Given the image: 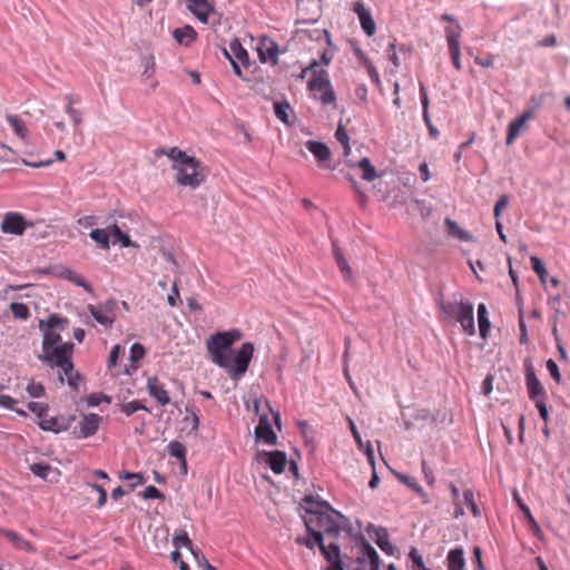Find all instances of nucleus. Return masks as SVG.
Returning a JSON list of instances; mask_svg holds the SVG:
<instances>
[{"mask_svg": "<svg viewBox=\"0 0 570 570\" xmlns=\"http://www.w3.org/2000/svg\"><path fill=\"white\" fill-rule=\"evenodd\" d=\"M243 333L237 328L219 331L212 334L205 346L213 364L225 371L233 381H239L247 372L255 347L252 343H243L234 350L233 345L240 341Z\"/></svg>", "mask_w": 570, "mask_h": 570, "instance_id": "f257e3e1", "label": "nucleus"}, {"mask_svg": "<svg viewBox=\"0 0 570 570\" xmlns=\"http://www.w3.org/2000/svg\"><path fill=\"white\" fill-rule=\"evenodd\" d=\"M303 517L307 532L316 540V533L322 537L325 534L336 538L340 534L341 522L345 521V517L336 511L328 502L316 500L312 495H307L303 500Z\"/></svg>", "mask_w": 570, "mask_h": 570, "instance_id": "f03ea898", "label": "nucleus"}, {"mask_svg": "<svg viewBox=\"0 0 570 570\" xmlns=\"http://www.w3.org/2000/svg\"><path fill=\"white\" fill-rule=\"evenodd\" d=\"M18 404L19 402L9 395L0 394V409L13 411L20 415H27L28 411L35 413L39 420V426L45 431L71 432L72 424L77 422L76 415L48 417V406L42 402H28L24 407H19Z\"/></svg>", "mask_w": 570, "mask_h": 570, "instance_id": "7ed1b4c3", "label": "nucleus"}, {"mask_svg": "<svg viewBox=\"0 0 570 570\" xmlns=\"http://www.w3.org/2000/svg\"><path fill=\"white\" fill-rule=\"evenodd\" d=\"M245 403L247 405L252 403L253 411L259 416V422L255 428L256 439L266 445H275L277 435L272 428V423L274 422L281 429L279 412H275L263 397L247 399Z\"/></svg>", "mask_w": 570, "mask_h": 570, "instance_id": "20e7f679", "label": "nucleus"}, {"mask_svg": "<svg viewBox=\"0 0 570 570\" xmlns=\"http://www.w3.org/2000/svg\"><path fill=\"white\" fill-rule=\"evenodd\" d=\"M173 170L176 171V183L179 186L196 189L206 179V171L200 160L197 158H186L181 164H174Z\"/></svg>", "mask_w": 570, "mask_h": 570, "instance_id": "39448f33", "label": "nucleus"}, {"mask_svg": "<svg viewBox=\"0 0 570 570\" xmlns=\"http://www.w3.org/2000/svg\"><path fill=\"white\" fill-rule=\"evenodd\" d=\"M441 308L448 317L460 323L464 333L470 336L475 334L473 305L469 301L442 303Z\"/></svg>", "mask_w": 570, "mask_h": 570, "instance_id": "423d86ee", "label": "nucleus"}, {"mask_svg": "<svg viewBox=\"0 0 570 570\" xmlns=\"http://www.w3.org/2000/svg\"><path fill=\"white\" fill-rule=\"evenodd\" d=\"M307 88L314 98L318 99L323 105L335 106L336 95L326 70L314 71L313 77L307 82Z\"/></svg>", "mask_w": 570, "mask_h": 570, "instance_id": "0eeeda50", "label": "nucleus"}, {"mask_svg": "<svg viewBox=\"0 0 570 570\" xmlns=\"http://www.w3.org/2000/svg\"><path fill=\"white\" fill-rule=\"evenodd\" d=\"M68 320L57 314L50 315L47 321H40V330L43 332L42 351L62 344L60 331H63Z\"/></svg>", "mask_w": 570, "mask_h": 570, "instance_id": "6e6552de", "label": "nucleus"}, {"mask_svg": "<svg viewBox=\"0 0 570 570\" xmlns=\"http://www.w3.org/2000/svg\"><path fill=\"white\" fill-rule=\"evenodd\" d=\"M45 360L58 366L61 371L72 365L71 355L73 352V344L71 342H66L57 346H52L48 350H43Z\"/></svg>", "mask_w": 570, "mask_h": 570, "instance_id": "1a4fd4ad", "label": "nucleus"}, {"mask_svg": "<svg viewBox=\"0 0 570 570\" xmlns=\"http://www.w3.org/2000/svg\"><path fill=\"white\" fill-rule=\"evenodd\" d=\"M87 309L95 321L105 327H111L117 317V302L112 298L96 305L89 304Z\"/></svg>", "mask_w": 570, "mask_h": 570, "instance_id": "9d476101", "label": "nucleus"}, {"mask_svg": "<svg viewBox=\"0 0 570 570\" xmlns=\"http://www.w3.org/2000/svg\"><path fill=\"white\" fill-rule=\"evenodd\" d=\"M444 33H445L448 49H449V53H450L453 67L458 71H460L462 69V65H461L462 28L460 24L448 26L444 29Z\"/></svg>", "mask_w": 570, "mask_h": 570, "instance_id": "9b49d317", "label": "nucleus"}, {"mask_svg": "<svg viewBox=\"0 0 570 570\" xmlns=\"http://www.w3.org/2000/svg\"><path fill=\"white\" fill-rule=\"evenodd\" d=\"M101 417L98 414H82L80 420L72 424L71 434L76 439H87L97 433Z\"/></svg>", "mask_w": 570, "mask_h": 570, "instance_id": "f8f14e48", "label": "nucleus"}, {"mask_svg": "<svg viewBox=\"0 0 570 570\" xmlns=\"http://www.w3.org/2000/svg\"><path fill=\"white\" fill-rule=\"evenodd\" d=\"M316 542L322 556L328 562L325 570H344L338 544L331 542L326 546L324 543V537L318 532L316 533Z\"/></svg>", "mask_w": 570, "mask_h": 570, "instance_id": "ddd939ff", "label": "nucleus"}, {"mask_svg": "<svg viewBox=\"0 0 570 570\" xmlns=\"http://www.w3.org/2000/svg\"><path fill=\"white\" fill-rule=\"evenodd\" d=\"M30 224L22 214L18 212H8L3 215L0 229L3 234L21 236Z\"/></svg>", "mask_w": 570, "mask_h": 570, "instance_id": "4468645a", "label": "nucleus"}, {"mask_svg": "<svg viewBox=\"0 0 570 570\" xmlns=\"http://www.w3.org/2000/svg\"><path fill=\"white\" fill-rule=\"evenodd\" d=\"M225 55L229 59L235 75L244 78L239 65L248 66V53L237 39L230 41L229 51L225 50Z\"/></svg>", "mask_w": 570, "mask_h": 570, "instance_id": "2eb2a0df", "label": "nucleus"}, {"mask_svg": "<svg viewBox=\"0 0 570 570\" xmlns=\"http://www.w3.org/2000/svg\"><path fill=\"white\" fill-rule=\"evenodd\" d=\"M540 106V102L537 101L533 108L524 110L517 119L512 120L508 126L507 132V145H511L520 132L527 128V122L533 118L534 110Z\"/></svg>", "mask_w": 570, "mask_h": 570, "instance_id": "dca6fc26", "label": "nucleus"}, {"mask_svg": "<svg viewBox=\"0 0 570 570\" xmlns=\"http://www.w3.org/2000/svg\"><path fill=\"white\" fill-rule=\"evenodd\" d=\"M187 9L194 17L203 22L208 23L212 14L215 13L214 2L212 0H185Z\"/></svg>", "mask_w": 570, "mask_h": 570, "instance_id": "f3484780", "label": "nucleus"}, {"mask_svg": "<svg viewBox=\"0 0 570 570\" xmlns=\"http://www.w3.org/2000/svg\"><path fill=\"white\" fill-rule=\"evenodd\" d=\"M353 11L356 13L363 31L372 37L376 31V24L372 18L371 11L365 7L364 2L358 0L353 4Z\"/></svg>", "mask_w": 570, "mask_h": 570, "instance_id": "a211bd4d", "label": "nucleus"}, {"mask_svg": "<svg viewBox=\"0 0 570 570\" xmlns=\"http://www.w3.org/2000/svg\"><path fill=\"white\" fill-rule=\"evenodd\" d=\"M368 560L370 569L368 570H380V557L376 550L365 540L361 542L360 547V556L356 558V563L363 564ZM364 570V569H356Z\"/></svg>", "mask_w": 570, "mask_h": 570, "instance_id": "6ab92c4d", "label": "nucleus"}, {"mask_svg": "<svg viewBox=\"0 0 570 570\" xmlns=\"http://www.w3.org/2000/svg\"><path fill=\"white\" fill-rule=\"evenodd\" d=\"M259 456L265 458V462L268 464V466L272 469V471L276 474H281L284 472L287 458L286 453L283 451H271V452H262Z\"/></svg>", "mask_w": 570, "mask_h": 570, "instance_id": "aec40b11", "label": "nucleus"}, {"mask_svg": "<svg viewBox=\"0 0 570 570\" xmlns=\"http://www.w3.org/2000/svg\"><path fill=\"white\" fill-rule=\"evenodd\" d=\"M146 350L140 343L132 344L129 352V363L124 366L122 373L131 375L136 372L139 367V362L144 358Z\"/></svg>", "mask_w": 570, "mask_h": 570, "instance_id": "412c9836", "label": "nucleus"}, {"mask_svg": "<svg viewBox=\"0 0 570 570\" xmlns=\"http://www.w3.org/2000/svg\"><path fill=\"white\" fill-rule=\"evenodd\" d=\"M1 534L7 538L17 550H21L28 553H35L37 549L35 546L23 539L20 534L11 530H0Z\"/></svg>", "mask_w": 570, "mask_h": 570, "instance_id": "4be33fe9", "label": "nucleus"}, {"mask_svg": "<svg viewBox=\"0 0 570 570\" xmlns=\"http://www.w3.org/2000/svg\"><path fill=\"white\" fill-rule=\"evenodd\" d=\"M61 382L67 381L68 386L73 391H79L85 387V379L80 373L75 371L73 365L67 367L59 373Z\"/></svg>", "mask_w": 570, "mask_h": 570, "instance_id": "5701e85b", "label": "nucleus"}, {"mask_svg": "<svg viewBox=\"0 0 570 570\" xmlns=\"http://www.w3.org/2000/svg\"><path fill=\"white\" fill-rule=\"evenodd\" d=\"M258 56L262 62H277L278 50L274 41L264 39L258 46Z\"/></svg>", "mask_w": 570, "mask_h": 570, "instance_id": "b1692460", "label": "nucleus"}, {"mask_svg": "<svg viewBox=\"0 0 570 570\" xmlns=\"http://www.w3.org/2000/svg\"><path fill=\"white\" fill-rule=\"evenodd\" d=\"M173 36L179 45L188 47L195 41L197 32L191 26L187 24L183 28L175 29Z\"/></svg>", "mask_w": 570, "mask_h": 570, "instance_id": "393cba45", "label": "nucleus"}, {"mask_svg": "<svg viewBox=\"0 0 570 570\" xmlns=\"http://www.w3.org/2000/svg\"><path fill=\"white\" fill-rule=\"evenodd\" d=\"M306 147L314 155L317 161L324 163L331 159L332 153L325 144L315 140H308L306 142Z\"/></svg>", "mask_w": 570, "mask_h": 570, "instance_id": "a878e982", "label": "nucleus"}, {"mask_svg": "<svg viewBox=\"0 0 570 570\" xmlns=\"http://www.w3.org/2000/svg\"><path fill=\"white\" fill-rule=\"evenodd\" d=\"M449 570H463L465 566L464 551L462 548H455L449 551L446 556Z\"/></svg>", "mask_w": 570, "mask_h": 570, "instance_id": "bb28decb", "label": "nucleus"}, {"mask_svg": "<svg viewBox=\"0 0 570 570\" xmlns=\"http://www.w3.org/2000/svg\"><path fill=\"white\" fill-rule=\"evenodd\" d=\"M445 225L448 227V233L451 236H453L462 242H472L473 240V236L469 232L461 228L454 220L446 218Z\"/></svg>", "mask_w": 570, "mask_h": 570, "instance_id": "cd10ccee", "label": "nucleus"}, {"mask_svg": "<svg viewBox=\"0 0 570 570\" xmlns=\"http://www.w3.org/2000/svg\"><path fill=\"white\" fill-rule=\"evenodd\" d=\"M168 452L171 456L176 458L180 461L184 472H187V461H186V448L183 443L178 441H171L168 444Z\"/></svg>", "mask_w": 570, "mask_h": 570, "instance_id": "c85d7f7f", "label": "nucleus"}, {"mask_svg": "<svg viewBox=\"0 0 570 570\" xmlns=\"http://www.w3.org/2000/svg\"><path fill=\"white\" fill-rule=\"evenodd\" d=\"M7 121L11 125L14 134L21 138L22 140H26L28 137V129L22 120L18 115H7Z\"/></svg>", "mask_w": 570, "mask_h": 570, "instance_id": "c756f323", "label": "nucleus"}, {"mask_svg": "<svg viewBox=\"0 0 570 570\" xmlns=\"http://www.w3.org/2000/svg\"><path fill=\"white\" fill-rule=\"evenodd\" d=\"M334 257L336 259L340 272L343 274L344 278L346 281H352L353 271L347 261L345 259V257L343 256V254L341 253V250L336 246H334Z\"/></svg>", "mask_w": 570, "mask_h": 570, "instance_id": "7c9ffc66", "label": "nucleus"}, {"mask_svg": "<svg viewBox=\"0 0 570 570\" xmlns=\"http://www.w3.org/2000/svg\"><path fill=\"white\" fill-rule=\"evenodd\" d=\"M399 480L411 488L414 492H416L423 500L424 503L429 502L428 493L424 491V489L419 484L415 478L407 476L404 474L399 475Z\"/></svg>", "mask_w": 570, "mask_h": 570, "instance_id": "2f4dec72", "label": "nucleus"}, {"mask_svg": "<svg viewBox=\"0 0 570 570\" xmlns=\"http://www.w3.org/2000/svg\"><path fill=\"white\" fill-rule=\"evenodd\" d=\"M109 238H114V243H120L122 247H130L131 240L127 234H125L118 225L114 224L108 227Z\"/></svg>", "mask_w": 570, "mask_h": 570, "instance_id": "473e14b6", "label": "nucleus"}, {"mask_svg": "<svg viewBox=\"0 0 570 570\" xmlns=\"http://www.w3.org/2000/svg\"><path fill=\"white\" fill-rule=\"evenodd\" d=\"M90 238L96 242L102 249H109V232L102 228L92 229L89 234Z\"/></svg>", "mask_w": 570, "mask_h": 570, "instance_id": "72a5a7b5", "label": "nucleus"}, {"mask_svg": "<svg viewBox=\"0 0 570 570\" xmlns=\"http://www.w3.org/2000/svg\"><path fill=\"white\" fill-rule=\"evenodd\" d=\"M376 544L380 549L389 556L394 553V547L389 540V533L385 529H380L376 532Z\"/></svg>", "mask_w": 570, "mask_h": 570, "instance_id": "f704fd0d", "label": "nucleus"}, {"mask_svg": "<svg viewBox=\"0 0 570 570\" xmlns=\"http://www.w3.org/2000/svg\"><path fill=\"white\" fill-rule=\"evenodd\" d=\"M156 155H166L168 158L175 161V164H181L186 160V158H193V156H188L185 151L180 150L178 147H173L169 150L159 149L156 151Z\"/></svg>", "mask_w": 570, "mask_h": 570, "instance_id": "c9c22d12", "label": "nucleus"}, {"mask_svg": "<svg viewBox=\"0 0 570 570\" xmlns=\"http://www.w3.org/2000/svg\"><path fill=\"white\" fill-rule=\"evenodd\" d=\"M358 168L362 170V178L366 181H373L376 177V170L368 158L358 161Z\"/></svg>", "mask_w": 570, "mask_h": 570, "instance_id": "e433bc0d", "label": "nucleus"}, {"mask_svg": "<svg viewBox=\"0 0 570 570\" xmlns=\"http://www.w3.org/2000/svg\"><path fill=\"white\" fill-rule=\"evenodd\" d=\"M289 110H291V106L288 102H281V101L274 102L275 115L284 124L289 122V120H288V111Z\"/></svg>", "mask_w": 570, "mask_h": 570, "instance_id": "4c0bfd02", "label": "nucleus"}, {"mask_svg": "<svg viewBox=\"0 0 570 570\" xmlns=\"http://www.w3.org/2000/svg\"><path fill=\"white\" fill-rule=\"evenodd\" d=\"M531 266H532L533 272L540 278L541 283L546 284L547 277H548V272H547L542 261L540 258H538L537 256H532L531 257Z\"/></svg>", "mask_w": 570, "mask_h": 570, "instance_id": "58836bf2", "label": "nucleus"}, {"mask_svg": "<svg viewBox=\"0 0 570 570\" xmlns=\"http://www.w3.org/2000/svg\"><path fill=\"white\" fill-rule=\"evenodd\" d=\"M66 277L73 284L81 286L88 293H92V286L87 283L83 277L71 269L66 272Z\"/></svg>", "mask_w": 570, "mask_h": 570, "instance_id": "ea45409f", "label": "nucleus"}, {"mask_svg": "<svg viewBox=\"0 0 570 570\" xmlns=\"http://www.w3.org/2000/svg\"><path fill=\"white\" fill-rule=\"evenodd\" d=\"M121 480L132 481L130 488L134 489L137 485L145 483L146 479L142 473L124 471L119 474Z\"/></svg>", "mask_w": 570, "mask_h": 570, "instance_id": "a19ab883", "label": "nucleus"}, {"mask_svg": "<svg viewBox=\"0 0 570 570\" xmlns=\"http://www.w3.org/2000/svg\"><path fill=\"white\" fill-rule=\"evenodd\" d=\"M10 311L16 318L27 320L30 316V311L23 303H11Z\"/></svg>", "mask_w": 570, "mask_h": 570, "instance_id": "79ce46f5", "label": "nucleus"}, {"mask_svg": "<svg viewBox=\"0 0 570 570\" xmlns=\"http://www.w3.org/2000/svg\"><path fill=\"white\" fill-rule=\"evenodd\" d=\"M464 502L470 508L472 514L474 517H480L481 512L480 509L474 500V493L472 490L468 489L463 492Z\"/></svg>", "mask_w": 570, "mask_h": 570, "instance_id": "37998d69", "label": "nucleus"}, {"mask_svg": "<svg viewBox=\"0 0 570 570\" xmlns=\"http://www.w3.org/2000/svg\"><path fill=\"white\" fill-rule=\"evenodd\" d=\"M409 557L412 561V570H430L425 567L422 556L415 548H412Z\"/></svg>", "mask_w": 570, "mask_h": 570, "instance_id": "c03bdc74", "label": "nucleus"}, {"mask_svg": "<svg viewBox=\"0 0 570 570\" xmlns=\"http://www.w3.org/2000/svg\"><path fill=\"white\" fill-rule=\"evenodd\" d=\"M139 410L148 411V409L141 401H131V402L122 404V406H121V412L128 416Z\"/></svg>", "mask_w": 570, "mask_h": 570, "instance_id": "a18cd8bd", "label": "nucleus"}, {"mask_svg": "<svg viewBox=\"0 0 570 570\" xmlns=\"http://www.w3.org/2000/svg\"><path fill=\"white\" fill-rule=\"evenodd\" d=\"M30 470L35 475L46 480L48 478L49 472L51 471V466L48 463L40 462L33 463L30 466Z\"/></svg>", "mask_w": 570, "mask_h": 570, "instance_id": "49530a36", "label": "nucleus"}, {"mask_svg": "<svg viewBox=\"0 0 570 570\" xmlns=\"http://www.w3.org/2000/svg\"><path fill=\"white\" fill-rule=\"evenodd\" d=\"M527 386L529 392H542V386L533 371H527Z\"/></svg>", "mask_w": 570, "mask_h": 570, "instance_id": "de8ad7c7", "label": "nucleus"}, {"mask_svg": "<svg viewBox=\"0 0 570 570\" xmlns=\"http://www.w3.org/2000/svg\"><path fill=\"white\" fill-rule=\"evenodd\" d=\"M335 138L342 144V146L344 147L345 149V154H348L350 150H351V147H350V139H348V135L345 130V128L342 126V125H338L337 129H336V132H335Z\"/></svg>", "mask_w": 570, "mask_h": 570, "instance_id": "09e8293b", "label": "nucleus"}, {"mask_svg": "<svg viewBox=\"0 0 570 570\" xmlns=\"http://www.w3.org/2000/svg\"><path fill=\"white\" fill-rule=\"evenodd\" d=\"M174 544L176 546V548L186 547L189 548L191 552L194 551L191 540L189 539L186 531H180L178 534L174 537Z\"/></svg>", "mask_w": 570, "mask_h": 570, "instance_id": "8fccbe9b", "label": "nucleus"}, {"mask_svg": "<svg viewBox=\"0 0 570 570\" xmlns=\"http://www.w3.org/2000/svg\"><path fill=\"white\" fill-rule=\"evenodd\" d=\"M121 353H122V347L119 344H116L111 348L109 357H108V363H107L109 371H112V368H115L117 366L118 357L120 356Z\"/></svg>", "mask_w": 570, "mask_h": 570, "instance_id": "3c124183", "label": "nucleus"}, {"mask_svg": "<svg viewBox=\"0 0 570 570\" xmlns=\"http://www.w3.org/2000/svg\"><path fill=\"white\" fill-rule=\"evenodd\" d=\"M530 395H531V399L534 400V402H535V407L538 409L541 419L547 423L549 421V411H548L546 403L540 399H538V400L535 399V396H538L539 394H530Z\"/></svg>", "mask_w": 570, "mask_h": 570, "instance_id": "603ef678", "label": "nucleus"}, {"mask_svg": "<svg viewBox=\"0 0 570 570\" xmlns=\"http://www.w3.org/2000/svg\"><path fill=\"white\" fill-rule=\"evenodd\" d=\"M92 491H96L98 493V502H97V507L98 508H101L106 504V501H107V492L106 490L101 487V485H98V484H95V483H88L87 484Z\"/></svg>", "mask_w": 570, "mask_h": 570, "instance_id": "864d4df0", "label": "nucleus"}, {"mask_svg": "<svg viewBox=\"0 0 570 570\" xmlns=\"http://www.w3.org/2000/svg\"><path fill=\"white\" fill-rule=\"evenodd\" d=\"M141 498L145 499V500H149V499H164V495L155 485H148L141 492Z\"/></svg>", "mask_w": 570, "mask_h": 570, "instance_id": "5fc2aeb1", "label": "nucleus"}, {"mask_svg": "<svg viewBox=\"0 0 570 570\" xmlns=\"http://www.w3.org/2000/svg\"><path fill=\"white\" fill-rule=\"evenodd\" d=\"M508 204H509V196L505 194L501 195L499 197V199L497 200V203L494 205V209H493V215L497 218V220L499 219L501 212L508 206Z\"/></svg>", "mask_w": 570, "mask_h": 570, "instance_id": "6e6d98bb", "label": "nucleus"}, {"mask_svg": "<svg viewBox=\"0 0 570 570\" xmlns=\"http://www.w3.org/2000/svg\"><path fill=\"white\" fill-rule=\"evenodd\" d=\"M420 98H421V104H422V109H423V112H422L423 120H428L429 98H428L425 87L422 83L420 85Z\"/></svg>", "mask_w": 570, "mask_h": 570, "instance_id": "4d7b16f0", "label": "nucleus"}, {"mask_svg": "<svg viewBox=\"0 0 570 570\" xmlns=\"http://www.w3.org/2000/svg\"><path fill=\"white\" fill-rule=\"evenodd\" d=\"M478 322H479L480 336L482 338H487L490 327H491L489 316L479 317Z\"/></svg>", "mask_w": 570, "mask_h": 570, "instance_id": "13d9d810", "label": "nucleus"}, {"mask_svg": "<svg viewBox=\"0 0 570 570\" xmlns=\"http://www.w3.org/2000/svg\"><path fill=\"white\" fill-rule=\"evenodd\" d=\"M387 58L394 65V67H396V68L400 67L401 62H400L399 56L396 55V51H395V42L394 41L390 42V45H389Z\"/></svg>", "mask_w": 570, "mask_h": 570, "instance_id": "bf43d9fd", "label": "nucleus"}, {"mask_svg": "<svg viewBox=\"0 0 570 570\" xmlns=\"http://www.w3.org/2000/svg\"><path fill=\"white\" fill-rule=\"evenodd\" d=\"M519 328H520V343L525 344L528 342V332H527V325H525L522 312H520V315H519Z\"/></svg>", "mask_w": 570, "mask_h": 570, "instance_id": "052dcab7", "label": "nucleus"}, {"mask_svg": "<svg viewBox=\"0 0 570 570\" xmlns=\"http://www.w3.org/2000/svg\"><path fill=\"white\" fill-rule=\"evenodd\" d=\"M147 389L148 392H165L163 390V385L159 383V380L156 376H150L147 379Z\"/></svg>", "mask_w": 570, "mask_h": 570, "instance_id": "680f3d73", "label": "nucleus"}, {"mask_svg": "<svg viewBox=\"0 0 570 570\" xmlns=\"http://www.w3.org/2000/svg\"><path fill=\"white\" fill-rule=\"evenodd\" d=\"M547 368L550 373V375L556 380V381H559L560 380V372H559V367L557 365V363L553 361V360H548L547 361Z\"/></svg>", "mask_w": 570, "mask_h": 570, "instance_id": "e2e57ef3", "label": "nucleus"}, {"mask_svg": "<svg viewBox=\"0 0 570 570\" xmlns=\"http://www.w3.org/2000/svg\"><path fill=\"white\" fill-rule=\"evenodd\" d=\"M364 67L366 68L371 79L376 85H380V82H381L380 75H379L376 68L372 65V62L371 61H366V65H364Z\"/></svg>", "mask_w": 570, "mask_h": 570, "instance_id": "0e129e2a", "label": "nucleus"}, {"mask_svg": "<svg viewBox=\"0 0 570 570\" xmlns=\"http://www.w3.org/2000/svg\"><path fill=\"white\" fill-rule=\"evenodd\" d=\"M364 67L366 68L371 79L376 85H380V82H381L380 75H379L376 68L372 65V62L371 61H366V65H364Z\"/></svg>", "mask_w": 570, "mask_h": 570, "instance_id": "69168bd1", "label": "nucleus"}, {"mask_svg": "<svg viewBox=\"0 0 570 570\" xmlns=\"http://www.w3.org/2000/svg\"><path fill=\"white\" fill-rule=\"evenodd\" d=\"M364 67L366 68L371 79L376 85H380V82H381L380 75H379L376 68L372 65V62L371 61H366V65H364Z\"/></svg>", "mask_w": 570, "mask_h": 570, "instance_id": "338daca9", "label": "nucleus"}, {"mask_svg": "<svg viewBox=\"0 0 570 570\" xmlns=\"http://www.w3.org/2000/svg\"><path fill=\"white\" fill-rule=\"evenodd\" d=\"M66 112L71 117L73 124L79 126L82 121L81 112L75 108H66Z\"/></svg>", "mask_w": 570, "mask_h": 570, "instance_id": "774afa93", "label": "nucleus"}]
</instances>
